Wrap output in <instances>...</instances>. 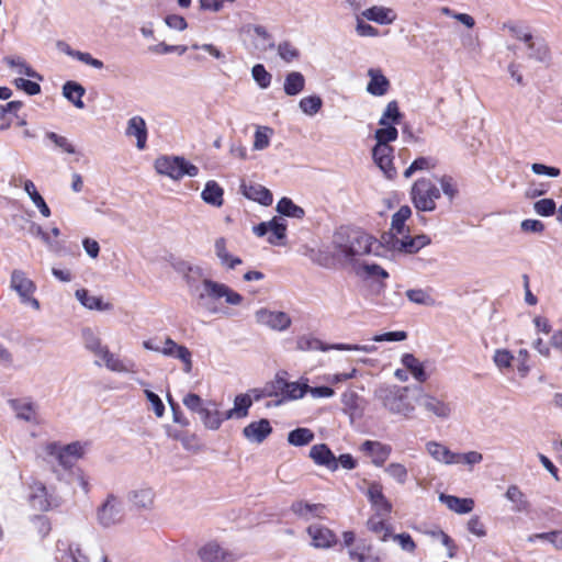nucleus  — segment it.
Masks as SVG:
<instances>
[{"label":"nucleus","instance_id":"f257e3e1","mask_svg":"<svg viewBox=\"0 0 562 562\" xmlns=\"http://www.w3.org/2000/svg\"><path fill=\"white\" fill-rule=\"evenodd\" d=\"M376 243L378 239L374 236L359 229H345L341 227L335 233V248L348 260L372 252L380 255L374 249Z\"/></svg>","mask_w":562,"mask_h":562},{"label":"nucleus","instance_id":"f03ea898","mask_svg":"<svg viewBox=\"0 0 562 562\" xmlns=\"http://www.w3.org/2000/svg\"><path fill=\"white\" fill-rule=\"evenodd\" d=\"M288 372L279 371L274 379L266 384V395L269 397L280 396V400L273 403V406H278L288 401H294L304 397L306 394L307 379H300L295 382H289L286 380ZM272 404L268 403L267 407H271Z\"/></svg>","mask_w":562,"mask_h":562},{"label":"nucleus","instance_id":"7ed1b4c3","mask_svg":"<svg viewBox=\"0 0 562 562\" xmlns=\"http://www.w3.org/2000/svg\"><path fill=\"white\" fill-rule=\"evenodd\" d=\"M408 386L383 384L375 390L374 397L390 413L408 417L415 411L408 397Z\"/></svg>","mask_w":562,"mask_h":562},{"label":"nucleus","instance_id":"20e7f679","mask_svg":"<svg viewBox=\"0 0 562 562\" xmlns=\"http://www.w3.org/2000/svg\"><path fill=\"white\" fill-rule=\"evenodd\" d=\"M154 167L157 173L172 180H180L186 176L196 177L199 173V168L183 156L161 155L155 159Z\"/></svg>","mask_w":562,"mask_h":562},{"label":"nucleus","instance_id":"39448f33","mask_svg":"<svg viewBox=\"0 0 562 562\" xmlns=\"http://www.w3.org/2000/svg\"><path fill=\"white\" fill-rule=\"evenodd\" d=\"M441 196L440 190L428 178L417 179L411 189V200L419 212H432L436 210V200Z\"/></svg>","mask_w":562,"mask_h":562},{"label":"nucleus","instance_id":"423d86ee","mask_svg":"<svg viewBox=\"0 0 562 562\" xmlns=\"http://www.w3.org/2000/svg\"><path fill=\"white\" fill-rule=\"evenodd\" d=\"M46 452L55 457L65 470H70L75 462L85 454L83 443L74 441L61 446L59 442H49L46 446Z\"/></svg>","mask_w":562,"mask_h":562},{"label":"nucleus","instance_id":"0eeeda50","mask_svg":"<svg viewBox=\"0 0 562 562\" xmlns=\"http://www.w3.org/2000/svg\"><path fill=\"white\" fill-rule=\"evenodd\" d=\"M203 286L205 289L206 293H200L199 299L203 300L206 295L210 296L213 300H220L222 297L225 299V302L231 305H239L244 297L238 292L231 289L228 285L214 281L209 278H204Z\"/></svg>","mask_w":562,"mask_h":562},{"label":"nucleus","instance_id":"6e6552de","mask_svg":"<svg viewBox=\"0 0 562 562\" xmlns=\"http://www.w3.org/2000/svg\"><path fill=\"white\" fill-rule=\"evenodd\" d=\"M255 317L258 324L278 331L286 330L292 324L291 317L285 312L270 311L266 307L256 311Z\"/></svg>","mask_w":562,"mask_h":562},{"label":"nucleus","instance_id":"1a4fd4ad","mask_svg":"<svg viewBox=\"0 0 562 562\" xmlns=\"http://www.w3.org/2000/svg\"><path fill=\"white\" fill-rule=\"evenodd\" d=\"M123 517L121 503L113 494H109L106 499L97 510V518L101 526L108 528L121 521Z\"/></svg>","mask_w":562,"mask_h":562},{"label":"nucleus","instance_id":"9d476101","mask_svg":"<svg viewBox=\"0 0 562 562\" xmlns=\"http://www.w3.org/2000/svg\"><path fill=\"white\" fill-rule=\"evenodd\" d=\"M198 555L202 562H234L238 560V555L229 550H225L216 541H209L203 544Z\"/></svg>","mask_w":562,"mask_h":562},{"label":"nucleus","instance_id":"9b49d317","mask_svg":"<svg viewBox=\"0 0 562 562\" xmlns=\"http://www.w3.org/2000/svg\"><path fill=\"white\" fill-rule=\"evenodd\" d=\"M306 532L312 538V546L317 549H330L338 543L336 533L324 525H310Z\"/></svg>","mask_w":562,"mask_h":562},{"label":"nucleus","instance_id":"f8f14e48","mask_svg":"<svg viewBox=\"0 0 562 562\" xmlns=\"http://www.w3.org/2000/svg\"><path fill=\"white\" fill-rule=\"evenodd\" d=\"M394 148L392 146L374 145L372 148V158L374 164L383 171L387 179H393L397 175L393 166Z\"/></svg>","mask_w":562,"mask_h":562},{"label":"nucleus","instance_id":"ddd939ff","mask_svg":"<svg viewBox=\"0 0 562 562\" xmlns=\"http://www.w3.org/2000/svg\"><path fill=\"white\" fill-rule=\"evenodd\" d=\"M367 497L375 512V516H389L392 513L393 505L384 495L383 487L380 483L374 482L370 484L367 491Z\"/></svg>","mask_w":562,"mask_h":562},{"label":"nucleus","instance_id":"4468645a","mask_svg":"<svg viewBox=\"0 0 562 562\" xmlns=\"http://www.w3.org/2000/svg\"><path fill=\"white\" fill-rule=\"evenodd\" d=\"M273 431L271 423L267 418H260L249 423L243 428V436L251 443H262Z\"/></svg>","mask_w":562,"mask_h":562},{"label":"nucleus","instance_id":"2eb2a0df","mask_svg":"<svg viewBox=\"0 0 562 562\" xmlns=\"http://www.w3.org/2000/svg\"><path fill=\"white\" fill-rule=\"evenodd\" d=\"M308 457L318 467H324L331 472L338 470L337 457L327 443H317L312 446Z\"/></svg>","mask_w":562,"mask_h":562},{"label":"nucleus","instance_id":"dca6fc26","mask_svg":"<svg viewBox=\"0 0 562 562\" xmlns=\"http://www.w3.org/2000/svg\"><path fill=\"white\" fill-rule=\"evenodd\" d=\"M527 57L541 64H549L551 60V52L547 41L541 36H532L525 43Z\"/></svg>","mask_w":562,"mask_h":562},{"label":"nucleus","instance_id":"f3484780","mask_svg":"<svg viewBox=\"0 0 562 562\" xmlns=\"http://www.w3.org/2000/svg\"><path fill=\"white\" fill-rule=\"evenodd\" d=\"M240 191L246 199L257 202L263 206H270L273 202L271 191L259 183H246L243 181L240 184Z\"/></svg>","mask_w":562,"mask_h":562},{"label":"nucleus","instance_id":"a211bd4d","mask_svg":"<svg viewBox=\"0 0 562 562\" xmlns=\"http://www.w3.org/2000/svg\"><path fill=\"white\" fill-rule=\"evenodd\" d=\"M360 450L367 454L373 456L372 463L375 467L380 468L389 459V457L392 452V447L390 445L383 443L381 441L364 440L361 443Z\"/></svg>","mask_w":562,"mask_h":562},{"label":"nucleus","instance_id":"6ab92c4d","mask_svg":"<svg viewBox=\"0 0 562 562\" xmlns=\"http://www.w3.org/2000/svg\"><path fill=\"white\" fill-rule=\"evenodd\" d=\"M369 82L367 92L374 97H382L390 90L391 82L384 76L380 68H370L368 70Z\"/></svg>","mask_w":562,"mask_h":562},{"label":"nucleus","instance_id":"aec40b11","mask_svg":"<svg viewBox=\"0 0 562 562\" xmlns=\"http://www.w3.org/2000/svg\"><path fill=\"white\" fill-rule=\"evenodd\" d=\"M126 135L136 137V146L138 149H144L146 147V142L148 137V131L145 120L135 115L127 121V127L125 131Z\"/></svg>","mask_w":562,"mask_h":562},{"label":"nucleus","instance_id":"412c9836","mask_svg":"<svg viewBox=\"0 0 562 562\" xmlns=\"http://www.w3.org/2000/svg\"><path fill=\"white\" fill-rule=\"evenodd\" d=\"M11 288L18 292L22 300H27L36 290L35 283L26 278L22 270H13L11 273Z\"/></svg>","mask_w":562,"mask_h":562},{"label":"nucleus","instance_id":"4be33fe9","mask_svg":"<svg viewBox=\"0 0 562 562\" xmlns=\"http://www.w3.org/2000/svg\"><path fill=\"white\" fill-rule=\"evenodd\" d=\"M75 296L82 306L91 311L103 312L113 308V305L109 302H104L102 296L91 295L89 290L85 288L78 289L75 292Z\"/></svg>","mask_w":562,"mask_h":562},{"label":"nucleus","instance_id":"5701e85b","mask_svg":"<svg viewBox=\"0 0 562 562\" xmlns=\"http://www.w3.org/2000/svg\"><path fill=\"white\" fill-rule=\"evenodd\" d=\"M439 501L445 504L450 510L457 514H469L474 508V501L468 497H458L450 494L441 493Z\"/></svg>","mask_w":562,"mask_h":562},{"label":"nucleus","instance_id":"b1692460","mask_svg":"<svg viewBox=\"0 0 562 562\" xmlns=\"http://www.w3.org/2000/svg\"><path fill=\"white\" fill-rule=\"evenodd\" d=\"M342 412L350 417L351 420L360 418L363 415V408L360 407L361 396L355 392L347 390L341 394Z\"/></svg>","mask_w":562,"mask_h":562},{"label":"nucleus","instance_id":"393cba45","mask_svg":"<svg viewBox=\"0 0 562 562\" xmlns=\"http://www.w3.org/2000/svg\"><path fill=\"white\" fill-rule=\"evenodd\" d=\"M8 403L12 411L15 413L16 418L29 423L35 422V405L30 398H10Z\"/></svg>","mask_w":562,"mask_h":562},{"label":"nucleus","instance_id":"a878e982","mask_svg":"<svg viewBox=\"0 0 562 562\" xmlns=\"http://www.w3.org/2000/svg\"><path fill=\"white\" fill-rule=\"evenodd\" d=\"M200 419L209 430L221 428L218 404L215 401H206L205 407L199 413Z\"/></svg>","mask_w":562,"mask_h":562},{"label":"nucleus","instance_id":"bb28decb","mask_svg":"<svg viewBox=\"0 0 562 562\" xmlns=\"http://www.w3.org/2000/svg\"><path fill=\"white\" fill-rule=\"evenodd\" d=\"M224 189L215 181L209 180L201 192V199L204 203L221 207L224 203Z\"/></svg>","mask_w":562,"mask_h":562},{"label":"nucleus","instance_id":"cd10ccee","mask_svg":"<svg viewBox=\"0 0 562 562\" xmlns=\"http://www.w3.org/2000/svg\"><path fill=\"white\" fill-rule=\"evenodd\" d=\"M401 362L413 375V378L419 383H424L428 380V373L426 372L424 363L418 361V359L413 353H403L401 357Z\"/></svg>","mask_w":562,"mask_h":562},{"label":"nucleus","instance_id":"c85d7f7f","mask_svg":"<svg viewBox=\"0 0 562 562\" xmlns=\"http://www.w3.org/2000/svg\"><path fill=\"white\" fill-rule=\"evenodd\" d=\"M362 16L381 25L391 24L396 19V14L392 9L379 5H373L366 9L362 12Z\"/></svg>","mask_w":562,"mask_h":562},{"label":"nucleus","instance_id":"c756f323","mask_svg":"<svg viewBox=\"0 0 562 562\" xmlns=\"http://www.w3.org/2000/svg\"><path fill=\"white\" fill-rule=\"evenodd\" d=\"M65 543H57L56 562H89V558L82 552L78 544L71 543L67 548L61 549Z\"/></svg>","mask_w":562,"mask_h":562},{"label":"nucleus","instance_id":"7c9ffc66","mask_svg":"<svg viewBox=\"0 0 562 562\" xmlns=\"http://www.w3.org/2000/svg\"><path fill=\"white\" fill-rule=\"evenodd\" d=\"M419 404L437 417L448 418L450 416L451 409L449 405L436 396L429 394L422 395Z\"/></svg>","mask_w":562,"mask_h":562},{"label":"nucleus","instance_id":"2f4dec72","mask_svg":"<svg viewBox=\"0 0 562 562\" xmlns=\"http://www.w3.org/2000/svg\"><path fill=\"white\" fill-rule=\"evenodd\" d=\"M85 93V87L77 81L68 80L63 86V95L77 109H83L86 106L82 101Z\"/></svg>","mask_w":562,"mask_h":562},{"label":"nucleus","instance_id":"473e14b6","mask_svg":"<svg viewBox=\"0 0 562 562\" xmlns=\"http://www.w3.org/2000/svg\"><path fill=\"white\" fill-rule=\"evenodd\" d=\"M505 497L513 503L512 510L515 513H528L530 509V503L526 495L521 492L518 485L512 484L507 487Z\"/></svg>","mask_w":562,"mask_h":562},{"label":"nucleus","instance_id":"72a5a7b5","mask_svg":"<svg viewBox=\"0 0 562 562\" xmlns=\"http://www.w3.org/2000/svg\"><path fill=\"white\" fill-rule=\"evenodd\" d=\"M32 506L41 512H47L52 507L49 495L45 484L36 482L33 486V493L30 495Z\"/></svg>","mask_w":562,"mask_h":562},{"label":"nucleus","instance_id":"f704fd0d","mask_svg":"<svg viewBox=\"0 0 562 562\" xmlns=\"http://www.w3.org/2000/svg\"><path fill=\"white\" fill-rule=\"evenodd\" d=\"M324 508L325 506L323 504H311L304 501H296L291 505V510L300 518L306 520L313 517H319Z\"/></svg>","mask_w":562,"mask_h":562},{"label":"nucleus","instance_id":"c9c22d12","mask_svg":"<svg viewBox=\"0 0 562 562\" xmlns=\"http://www.w3.org/2000/svg\"><path fill=\"white\" fill-rule=\"evenodd\" d=\"M427 451L437 461L445 462L446 464L457 463V458L460 453L450 451L446 446L430 441L427 443Z\"/></svg>","mask_w":562,"mask_h":562},{"label":"nucleus","instance_id":"e433bc0d","mask_svg":"<svg viewBox=\"0 0 562 562\" xmlns=\"http://www.w3.org/2000/svg\"><path fill=\"white\" fill-rule=\"evenodd\" d=\"M269 224L270 235L268 236L267 241L270 245H278L279 241L284 240L286 238L288 223L281 216H273L269 221Z\"/></svg>","mask_w":562,"mask_h":562},{"label":"nucleus","instance_id":"4c0bfd02","mask_svg":"<svg viewBox=\"0 0 562 562\" xmlns=\"http://www.w3.org/2000/svg\"><path fill=\"white\" fill-rule=\"evenodd\" d=\"M305 77L300 71L286 74L283 85L284 93L289 97L300 94L305 88Z\"/></svg>","mask_w":562,"mask_h":562},{"label":"nucleus","instance_id":"58836bf2","mask_svg":"<svg viewBox=\"0 0 562 562\" xmlns=\"http://www.w3.org/2000/svg\"><path fill=\"white\" fill-rule=\"evenodd\" d=\"M276 210L281 217L284 216L301 220L305 216L304 209L296 205L293 200L288 196H283L278 201Z\"/></svg>","mask_w":562,"mask_h":562},{"label":"nucleus","instance_id":"ea45409f","mask_svg":"<svg viewBox=\"0 0 562 562\" xmlns=\"http://www.w3.org/2000/svg\"><path fill=\"white\" fill-rule=\"evenodd\" d=\"M23 189L32 200V202L35 204V206L38 209L40 213L44 217H49L52 212L49 206L47 205L44 198L41 195V193L37 191L34 182L32 180H25L23 183Z\"/></svg>","mask_w":562,"mask_h":562},{"label":"nucleus","instance_id":"a19ab883","mask_svg":"<svg viewBox=\"0 0 562 562\" xmlns=\"http://www.w3.org/2000/svg\"><path fill=\"white\" fill-rule=\"evenodd\" d=\"M315 439L313 430L306 427H297L288 432L286 440L293 447H304Z\"/></svg>","mask_w":562,"mask_h":562},{"label":"nucleus","instance_id":"79ce46f5","mask_svg":"<svg viewBox=\"0 0 562 562\" xmlns=\"http://www.w3.org/2000/svg\"><path fill=\"white\" fill-rule=\"evenodd\" d=\"M81 338L83 347L95 356H99L106 348V346H102L101 339L90 327H83L81 329Z\"/></svg>","mask_w":562,"mask_h":562},{"label":"nucleus","instance_id":"37998d69","mask_svg":"<svg viewBox=\"0 0 562 562\" xmlns=\"http://www.w3.org/2000/svg\"><path fill=\"white\" fill-rule=\"evenodd\" d=\"M362 270L366 278H380L381 281L376 283V293L380 294L386 288L385 279L390 277L389 272L378 263H364Z\"/></svg>","mask_w":562,"mask_h":562},{"label":"nucleus","instance_id":"c03bdc74","mask_svg":"<svg viewBox=\"0 0 562 562\" xmlns=\"http://www.w3.org/2000/svg\"><path fill=\"white\" fill-rule=\"evenodd\" d=\"M403 116L404 114L401 112L397 101L393 100L387 103L385 110L383 111V114L379 120V125L393 124L396 126L401 123Z\"/></svg>","mask_w":562,"mask_h":562},{"label":"nucleus","instance_id":"a18cd8bd","mask_svg":"<svg viewBox=\"0 0 562 562\" xmlns=\"http://www.w3.org/2000/svg\"><path fill=\"white\" fill-rule=\"evenodd\" d=\"M374 133L376 145L391 146L390 143L394 142L398 137V131L393 124L380 125Z\"/></svg>","mask_w":562,"mask_h":562},{"label":"nucleus","instance_id":"49530a36","mask_svg":"<svg viewBox=\"0 0 562 562\" xmlns=\"http://www.w3.org/2000/svg\"><path fill=\"white\" fill-rule=\"evenodd\" d=\"M128 499L135 507L147 509L154 502V492L150 488L133 491L130 493Z\"/></svg>","mask_w":562,"mask_h":562},{"label":"nucleus","instance_id":"de8ad7c7","mask_svg":"<svg viewBox=\"0 0 562 562\" xmlns=\"http://www.w3.org/2000/svg\"><path fill=\"white\" fill-rule=\"evenodd\" d=\"M412 210L408 205H402L393 215L391 221V229L396 234H403L405 223L411 217Z\"/></svg>","mask_w":562,"mask_h":562},{"label":"nucleus","instance_id":"09e8293b","mask_svg":"<svg viewBox=\"0 0 562 562\" xmlns=\"http://www.w3.org/2000/svg\"><path fill=\"white\" fill-rule=\"evenodd\" d=\"M379 516H371L367 521V528L374 533H381V541H387L392 536V526L386 524L383 519H378Z\"/></svg>","mask_w":562,"mask_h":562},{"label":"nucleus","instance_id":"8fccbe9b","mask_svg":"<svg viewBox=\"0 0 562 562\" xmlns=\"http://www.w3.org/2000/svg\"><path fill=\"white\" fill-rule=\"evenodd\" d=\"M299 106L304 114L314 116L321 111L323 106V100L317 94L307 95L300 100Z\"/></svg>","mask_w":562,"mask_h":562},{"label":"nucleus","instance_id":"3c124183","mask_svg":"<svg viewBox=\"0 0 562 562\" xmlns=\"http://www.w3.org/2000/svg\"><path fill=\"white\" fill-rule=\"evenodd\" d=\"M397 235L398 234H396L392 229L389 232H384L381 235V239H378V243L374 245V249L376 250L379 248H385L386 250L398 252L400 238Z\"/></svg>","mask_w":562,"mask_h":562},{"label":"nucleus","instance_id":"603ef678","mask_svg":"<svg viewBox=\"0 0 562 562\" xmlns=\"http://www.w3.org/2000/svg\"><path fill=\"white\" fill-rule=\"evenodd\" d=\"M45 138L50 140L55 145V147L60 149V151L63 153H67L70 155L77 153L76 147L65 136H61L55 132L49 131L45 133Z\"/></svg>","mask_w":562,"mask_h":562},{"label":"nucleus","instance_id":"864d4df0","mask_svg":"<svg viewBox=\"0 0 562 562\" xmlns=\"http://www.w3.org/2000/svg\"><path fill=\"white\" fill-rule=\"evenodd\" d=\"M562 538V530H551L547 532H539L529 536V542H536L537 540L550 542L557 550H562L560 541Z\"/></svg>","mask_w":562,"mask_h":562},{"label":"nucleus","instance_id":"5fc2aeb1","mask_svg":"<svg viewBox=\"0 0 562 562\" xmlns=\"http://www.w3.org/2000/svg\"><path fill=\"white\" fill-rule=\"evenodd\" d=\"M98 357H100L105 367L113 372H127V368L122 360L116 358L106 347Z\"/></svg>","mask_w":562,"mask_h":562},{"label":"nucleus","instance_id":"6e6d98bb","mask_svg":"<svg viewBox=\"0 0 562 562\" xmlns=\"http://www.w3.org/2000/svg\"><path fill=\"white\" fill-rule=\"evenodd\" d=\"M251 76L259 88L267 89L270 87L272 76L262 64L254 65Z\"/></svg>","mask_w":562,"mask_h":562},{"label":"nucleus","instance_id":"4d7b16f0","mask_svg":"<svg viewBox=\"0 0 562 562\" xmlns=\"http://www.w3.org/2000/svg\"><path fill=\"white\" fill-rule=\"evenodd\" d=\"M503 29L508 30L515 38L522 42L524 44L531 40L533 36L527 26L519 25L512 21L505 22L503 24Z\"/></svg>","mask_w":562,"mask_h":562},{"label":"nucleus","instance_id":"13d9d810","mask_svg":"<svg viewBox=\"0 0 562 562\" xmlns=\"http://www.w3.org/2000/svg\"><path fill=\"white\" fill-rule=\"evenodd\" d=\"M535 212L543 217L552 216L557 213V203L551 198H544L533 203Z\"/></svg>","mask_w":562,"mask_h":562},{"label":"nucleus","instance_id":"bf43d9fd","mask_svg":"<svg viewBox=\"0 0 562 562\" xmlns=\"http://www.w3.org/2000/svg\"><path fill=\"white\" fill-rule=\"evenodd\" d=\"M251 405L252 398L249 394L243 393L236 395L234 400V412L237 413V418L246 417Z\"/></svg>","mask_w":562,"mask_h":562},{"label":"nucleus","instance_id":"052dcab7","mask_svg":"<svg viewBox=\"0 0 562 562\" xmlns=\"http://www.w3.org/2000/svg\"><path fill=\"white\" fill-rule=\"evenodd\" d=\"M406 296L409 302L419 305L430 306L435 302L431 295L423 289H409L406 291Z\"/></svg>","mask_w":562,"mask_h":562},{"label":"nucleus","instance_id":"680f3d73","mask_svg":"<svg viewBox=\"0 0 562 562\" xmlns=\"http://www.w3.org/2000/svg\"><path fill=\"white\" fill-rule=\"evenodd\" d=\"M12 83L16 89L24 91L27 95H36L42 91L38 82L22 77L15 78Z\"/></svg>","mask_w":562,"mask_h":562},{"label":"nucleus","instance_id":"e2e57ef3","mask_svg":"<svg viewBox=\"0 0 562 562\" xmlns=\"http://www.w3.org/2000/svg\"><path fill=\"white\" fill-rule=\"evenodd\" d=\"M272 133L273 131L270 127H258L254 136V149L262 150L267 148L270 144V136Z\"/></svg>","mask_w":562,"mask_h":562},{"label":"nucleus","instance_id":"0e129e2a","mask_svg":"<svg viewBox=\"0 0 562 562\" xmlns=\"http://www.w3.org/2000/svg\"><path fill=\"white\" fill-rule=\"evenodd\" d=\"M204 277V269L200 266H193L192 272H189L183 279L191 293L200 289L201 279Z\"/></svg>","mask_w":562,"mask_h":562},{"label":"nucleus","instance_id":"69168bd1","mask_svg":"<svg viewBox=\"0 0 562 562\" xmlns=\"http://www.w3.org/2000/svg\"><path fill=\"white\" fill-rule=\"evenodd\" d=\"M385 472L398 484H405L408 477V471L402 463L392 462L385 468Z\"/></svg>","mask_w":562,"mask_h":562},{"label":"nucleus","instance_id":"338daca9","mask_svg":"<svg viewBox=\"0 0 562 562\" xmlns=\"http://www.w3.org/2000/svg\"><path fill=\"white\" fill-rule=\"evenodd\" d=\"M297 347L301 350H329L328 345H325L322 340L308 336H302L297 339Z\"/></svg>","mask_w":562,"mask_h":562},{"label":"nucleus","instance_id":"774afa93","mask_svg":"<svg viewBox=\"0 0 562 562\" xmlns=\"http://www.w3.org/2000/svg\"><path fill=\"white\" fill-rule=\"evenodd\" d=\"M183 405L191 412L199 414L206 405V401H204L199 394L196 393H188L183 397Z\"/></svg>","mask_w":562,"mask_h":562}]
</instances>
